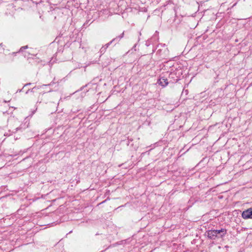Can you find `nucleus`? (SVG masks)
<instances>
[{"label": "nucleus", "mask_w": 252, "mask_h": 252, "mask_svg": "<svg viewBox=\"0 0 252 252\" xmlns=\"http://www.w3.org/2000/svg\"><path fill=\"white\" fill-rule=\"evenodd\" d=\"M242 217L244 219H252V208L244 211L242 214Z\"/></svg>", "instance_id": "nucleus-1"}, {"label": "nucleus", "mask_w": 252, "mask_h": 252, "mask_svg": "<svg viewBox=\"0 0 252 252\" xmlns=\"http://www.w3.org/2000/svg\"><path fill=\"white\" fill-rule=\"evenodd\" d=\"M216 232L217 231L214 230H209L207 233L208 237L211 239H215L217 237Z\"/></svg>", "instance_id": "nucleus-2"}, {"label": "nucleus", "mask_w": 252, "mask_h": 252, "mask_svg": "<svg viewBox=\"0 0 252 252\" xmlns=\"http://www.w3.org/2000/svg\"><path fill=\"white\" fill-rule=\"evenodd\" d=\"M158 82V84L159 85H160L161 86H162V87H165L168 84L167 79L166 78H164L163 77L160 78L159 79Z\"/></svg>", "instance_id": "nucleus-3"}, {"label": "nucleus", "mask_w": 252, "mask_h": 252, "mask_svg": "<svg viewBox=\"0 0 252 252\" xmlns=\"http://www.w3.org/2000/svg\"><path fill=\"white\" fill-rule=\"evenodd\" d=\"M216 232V235L217 237L218 235H220V237H222L225 235L226 233V230L225 229H221L220 230H215Z\"/></svg>", "instance_id": "nucleus-4"}, {"label": "nucleus", "mask_w": 252, "mask_h": 252, "mask_svg": "<svg viewBox=\"0 0 252 252\" xmlns=\"http://www.w3.org/2000/svg\"><path fill=\"white\" fill-rule=\"evenodd\" d=\"M117 39V38H115L114 39H113L111 41H110L109 42H108V43L106 44L105 45H104V47L106 48V49H107L109 46L112 44V42H113L114 41H115L116 40V39Z\"/></svg>", "instance_id": "nucleus-5"}, {"label": "nucleus", "mask_w": 252, "mask_h": 252, "mask_svg": "<svg viewBox=\"0 0 252 252\" xmlns=\"http://www.w3.org/2000/svg\"><path fill=\"white\" fill-rule=\"evenodd\" d=\"M124 32H123L122 33H121V34L120 35L116 37V38H117V39H116L115 41H117L118 42L120 39H121L122 38H123L124 37Z\"/></svg>", "instance_id": "nucleus-6"}, {"label": "nucleus", "mask_w": 252, "mask_h": 252, "mask_svg": "<svg viewBox=\"0 0 252 252\" xmlns=\"http://www.w3.org/2000/svg\"><path fill=\"white\" fill-rule=\"evenodd\" d=\"M106 48H105L104 46L102 47L100 50V53L104 54L105 53V52L106 51Z\"/></svg>", "instance_id": "nucleus-7"}, {"label": "nucleus", "mask_w": 252, "mask_h": 252, "mask_svg": "<svg viewBox=\"0 0 252 252\" xmlns=\"http://www.w3.org/2000/svg\"><path fill=\"white\" fill-rule=\"evenodd\" d=\"M4 51V48L3 47V45L2 43L0 44V52H1Z\"/></svg>", "instance_id": "nucleus-8"}, {"label": "nucleus", "mask_w": 252, "mask_h": 252, "mask_svg": "<svg viewBox=\"0 0 252 252\" xmlns=\"http://www.w3.org/2000/svg\"><path fill=\"white\" fill-rule=\"evenodd\" d=\"M28 48V46H23V47H22L21 48H20V51H22L23 49H27Z\"/></svg>", "instance_id": "nucleus-9"}, {"label": "nucleus", "mask_w": 252, "mask_h": 252, "mask_svg": "<svg viewBox=\"0 0 252 252\" xmlns=\"http://www.w3.org/2000/svg\"><path fill=\"white\" fill-rule=\"evenodd\" d=\"M34 88H35L34 87V88H33L31 90H28L26 92V94H28V93H29V92L30 91H31V92H33V89H34Z\"/></svg>", "instance_id": "nucleus-10"}, {"label": "nucleus", "mask_w": 252, "mask_h": 252, "mask_svg": "<svg viewBox=\"0 0 252 252\" xmlns=\"http://www.w3.org/2000/svg\"><path fill=\"white\" fill-rule=\"evenodd\" d=\"M19 129V127H17V128H15V131H13V132H16V131H17Z\"/></svg>", "instance_id": "nucleus-11"}, {"label": "nucleus", "mask_w": 252, "mask_h": 252, "mask_svg": "<svg viewBox=\"0 0 252 252\" xmlns=\"http://www.w3.org/2000/svg\"><path fill=\"white\" fill-rule=\"evenodd\" d=\"M31 85V83H29V84H26V85L24 86V87H26V86H27V85Z\"/></svg>", "instance_id": "nucleus-12"}, {"label": "nucleus", "mask_w": 252, "mask_h": 252, "mask_svg": "<svg viewBox=\"0 0 252 252\" xmlns=\"http://www.w3.org/2000/svg\"><path fill=\"white\" fill-rule=\"evenodd\" d=\"M5 135H9V134H8L7 133L6 134V135L4 134Z\"/></svg>", "instance_id": "nucleus-13"}]
</instances>
